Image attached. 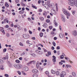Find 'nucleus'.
<instances>
[{
    "label": "nucleus",
    "instance_id": "f257e3e1",
    "mask_svg": "<svg viewBox=\"0 0 77 77\" xmlns=\"http://www.w3.org/2000/svg\"><path fill=\"white\" fill-rule=\"evenodd\" d=\"M76 2V0H71L69 3V4L70 6H74V5H75V3Z\"/></svg>",
    "mask_w": 77,
    "mask_h": 77
},
{
    "label": "nucleus",
    "instance_id": "f03ea898",
    "mask_svg": "<svg viewBox=\"0 0 77 77\" xmlns=\"http://www.w3.org/2000/svg\"><path fill=\"white\" fill-rule=\"evenodd\" d=\"M63 11L64 14L65 15H68L69 17L70 16V14L69 13V12L67 11V10H65V9H63Z\"/></svg>",
    "mask_w": 77,
    "mask_h": 77
},
{
    "label": "nucleus",
    "instance_id": "7ed1b4c3",
    "mask_svg": "<svg viewBox=\"0 0 77 77\" xmlns=\"http://www.w3.org/2000/svg\"><path fill=\"white\" fill-rule=\"evenodd\" d=\"M14 66L17 69H20L21 68V66L16 64L14 65Z\"/></svg>",
    "mask_w": 77,
    "mask_h": 77
},
{
    "label": "nucleus",
    "instance_id": "20e7f679",
    "mask_svg": "<svg viewBox=\"0 0 77 77\" xmlns=\"http://www.w3.org/2000/svg\"><path fill=\"white\" fill-rule=\"evenodd\" d=\"M23 36L25 39H28L29 38V35L28 34H24L23 35Z\"/></svg>",
    "mask_w": 77,
    "mask_h": 77
},
{
    "label": "nucleus",
    "instance_id": "39448f33",
    "mask_svg": "<svg viewBox=\"0 0 77 77\" xmlns=\"http://www.w3.org/2000/svg\"><path fill=\"white\" fill-rule=\"evenodd\" d=\"M32 72L33 73H36L38 72V70L36 69H33L32 70Z\"/></svg>",
    "mask_w": 77,
    "mask_h": 77
},
{
    "label": "nucleus",
    "instance_id": "423d86ee",
    "mask_svg": "<svg viewBox=\"0 0 77 77\" xmlns=\"http://www.w3.org/2000/svg\"><path fill=\"white\" fill-rule=\"evenodd\" d=\"M51 12L53 14H54L55 15L56 14V11H55V10L53 9L51 10Z\"/></svg>",
    "mask_w": 77,
    "mask_h": 77
},
{
    "label": "nucleus",
    "instance_id": "0eeeda50",
    "mask_svg": "<svg viewBox=\"0 0 77 77\" xmlns=\"http://www.w3.org/2000/svg\"><path fill=\"white\" fill-rule=\"evenodd\" d=\"M23 70H24V71H27L29 70V68L28 67H23Z\"/></svg>",
    "mask_w": 77,
    "mask_h": 77
},
{
    "label": "nucleus",
    "instance_id": "6e6552de",
    "mask_svg": "<svg viewBox=\"0 0 77 77\" xmlns=\"http://www.w3.org/2000/svg\"><path fill=\"white\" fill-rule=\"evenodd\" d=\"M29 63L30 64L31 63H33V64H36V61H35V60L30 61L29 63H28L27 64V65H28L29 64Z\"/></svg>",
    "mask_w": 77,
    "mask_h": 77
},
{
    "label": "nucleus",
    "instance_id": "1a4fd4ad",
    "mask_svg": "<svg viewBox=\"0 0 77 77\" xmlns=\"http://www.w3.org/2000/svg\"><path fill=\"white\" fill-rule=\"evenodd\" d=\"M52 57L53 58V61L54 62H56V57L54 56V55H53L52 56Z\"/></svg>",
    "mask_w": 77,
    "mask_h": 77
},
{
    "label": "nucleus",
    "instance_id": "9d476101",
    "mask_svg": "<svg viewBox=\"0 0 77 77\" xmlns=\"http://www.w3.org/2000/svg\"><path fill=\"white\" fill-rule=\"evenodd\" d=\"M77 35V31H76L75 30L74 31H73V35H74V36H76Z\"/></svg>",
    "mask_w": 77,
    "mask_h": 77
},
{
    "label": "nucleus",
    "instance_id": "9b49d317",
    "mask_svg": "<svg viewBox=\"0 0 77 77\" xmlns=\"http://www.w3.org/2000/svg\"><path fill=\"white\" fill-rule=\"evenodd\" d=\"M43 15H44L45 17H47V13L46 11H44L43 14Z\"/></svg>",
    "mask_w": 77,
    "mask_h": 77
},
{
    "label": "nucleus",
    "instance_id": "f8f14e48",
    "mask_svg": "<svg viewBox=\"0 0 77 77\" xmlns=\"http://www.w3.org/2000/svg\"><path fill=\"white\" fill-rule=\"evenodd\" d=\"M19 13L20 14H23L24 13V11L21 10L19 12Z\"/></svg>",
    "mask_w": 77,
    "mask_h": 77
},
{
    "label": "nucleus",
    "instance_id": "ddd939ff",
    "mask_svg": "<svg viewBox=\"0 0 77 77\" xmlns=\"http://www.w3.org/2000/svg\"><path fill=\"white\" fill-rule=\"evenodd\" d=\"M72 74L73 76V77H75L76 75V73H75V72H73L72 73Z\"/></svg>",
    "mask_w": 77,
    "mask_h": 77
},
{
    "label": "nucleus",
    "instance_id": "4468645a",
    "mask_svg": "<svg viewBox=\"0 0 77 77\" xmlns=\"http://www.w3.org/2000/svg\"><path fill=\"white\" fill-rule=\"evenodd\" d=\"M62 20L63 22H65V17L63 16H62Z\"/></svg>",
    "mask_w": 77,
    "mask_h": 77
},
{
    "label": "nucleus",
    "instance_id": "2eb2a0df",
    "mask_svg": "<svg viewBox=\"0 0 77 77\" xmlns=\"http://www.w3.org/2000/svg\"><path fill=\"white\" fill-rule=\"evenodd\" d=\"M59 36H60V38H62L63 37V34L62 33H60L59 35Z\"/></svg>",
    "mask_w": 77,
    "mask_h": 77
},
{
    "label": "nucleus",
    "instance_id": "dca6fc26",
    "mask_svg": "<svg viewBox=\"0 0 77 77\" xmlns=\"http://www.w3.org/2000/svg\"><path fill=\"white\" fill-rule=\"evenodd\" d=\"M4 4V3L2 1H1V2H0V6H2Z\"/></svg>",
    "mask_w": 77,
    "mask_h": 77
},
{
    "label": "nucleus",
    "instance_id": "f3484780",
    "mask_svg": "<svg viewBox=\"0 0 77 77\" xmlns=\"http://www.w3.org/2000/svg\"><path fill=\"white\" fill-rule=\"evenodd\" d=\"M47 23H44L43 25V27H45V28H46V27H47Z\"/></svg>",
    "mask_w": 77,
    "mask_h": 77
},
{
    "label": "nucleus",
    "instance_id": "a211bd4d",
    "mask_svg": "<svg viewBox=\"0 0 77 77\" xmlns=\"http://www.w3.org/2000/svg\"><path fill=\"white\" fill-rule=\"evenodd\" d=\"M0 30L2 32V33H3L4 35L5 34V31H4V30H3L2 29H0Z\"/></svg>",
    "mask_w": 77,
    "mask_h": 77
},
{
    "label": "nucleus",
    "instance_id": "6ab92c4d",
    "mask_svg": "<svg viewBox=\"0 0 77 77\" xmlns=\"http://www.w3.org/2000/svg\"><path fill=\"white\" fill-rule=\"evenodd\" d=\"M15 62L16 63H20V61L18 60H15Z\"/></svg>",
    "mask_w": 77,
    "mask_h": 77
},
{
    "label": "nucleus",
    "instance_id": "aec40b11",
    "mask_svg": "<svg viewBox=\"0 0 77 77\" xmlns=\"http://www.w3.org/2000/svg\"><path fill=\"white\" fill-rule=\"evenodd\" d=\"M51 73L52 74H55V73H56V71H54L53 70H51Z\"/></svg>",
    "mask_w": 77,
    "mask_h": 77
},
{
    "label": "nucleus",
    "instance_id": "412c9836",
    "mask_svg": "<svg viewBox=\"0 0 77 77\" xmlns=\"http://www.w3.org/2000/svg\"><path fill=\"white\" fill-rule=\"evenodd\" d=\"M32 76L33 77H38V75H37V74H33L32 75Z\"/></svg>",
    "mask_w": 77,
    "mask_h": 77
},
{
    "label": "nucleus",
    "instance_id": "4be33fe9",
    "mask_svg": "<svg viewBox=\"0 0 77 77\" xmlns=\"http://www.w3.org/2000/svg\"><path fill=\"white\" fill-rule=\"evenodd\" d=\"M21 4V5L22 6H26V4H24L23 3L21 2L20 3Z\"/></svg>",
    "mask_w": 77,
    "mask_h": 77
},
{
    "label": "nucleus",
    "instance_id": "5701e85b",
    "mask_svg": "<svg viewBox=\"0 0 77 77\" xmlns=\"http://www.w3.org/2000/svg\"><path fill=\"white\" fill-rule=\"evenodd\" d=\"M31 55L32 56H33V57H36V54H35L33 53H31Z\"/></svg>",
    "mask_w": 77,
    "mask_h": 77
},
{
    "label": "nucleus",
    "instance_id": "b1692460",
    "mask_svg": "<svg viewBox=\"0 0 77 77\" xmlns=\"http://www.w3.org/2000/svg\"><path fill=\"white\" fill-rule=\"evenodd\" d=\"M62 74L63 75H66V72H62Z\"/></svg>",
    "mask_w": 77,
    "mask_h": 77
},
{
    "label": "nucleus",
    "instance_id": "393cba45",
    "mask_svg": "<svg viewBox=\"0 0 77 77\" xmlns=\"http://www.w3.org/2000/svg\"><path fill=\"white\" fill-rule=\"evenodd\" d=\"M22 73L23 74V75H27V74L25 73V72H24L23 71H22Z\"/></svg>",
    "mask_w": 77,
    "mask_h": 77
},
{
    "label": "nucleus",
    "instance_id": "a878e982",
    "mask_svg": "<svg viewBox=\"0 0 77 77\" xmlns=\"http://www.w3.org/2000/svg\"><path fill=\"white\" fill-rule=\"evenodd\" d=\"M56 74L57 75H59V71H57L56 72Z\"/></svg>",
    "mask_w": 77,
    "mask_h": 77
},
{
    "label": "nucleus",
    "instance_id": "bb28decb",
    "mask_svg": "<svg viewBox=\"0 0 77 77\" xmlns=\"http://www.w3.org/2000/svg\"><path fill=\"white\" fill-rule=\"evenodd\" d=\"M40 20H41L42 21H43L44 20V18L43 17H41L39 18Z\"/></svg>",
    "mask_w": 77,
    "mask_h": 77
},
{
    "label": "nucleus",
    "instance_id": "cd10ccee",
    "mask_svg": "<svg viewBox=\"0 0 77 77\" xmlns=\"http://www.w3.org/2000/svg\"><path fill=\"white\" fill-rule=\"evenodd\" d=\"M51 35H52V36H54V32H51Z\"/></svg>",
    "mask_w": 77,
    "mask_h": 77
},
{
    "label": "nucleus",
    "instance_id": "c85d7f7f",
    "mask_svg": "<svg viewBox=\"0 0 77 77\" xmlns=\"http://www.w3.org/2000/svg\"><path fill=\"white\" fill-rule=\"evenodd\" d=\"M54 24L55 25V27H57V26H58V24L56 22H55L54 23Z\"/></svg>",
    "mask_w": 77,
    "mask_h": 77
},
{
    "label": "nucleus",
    "instance_id": "c756f323",
    "mask_svg": "<svg viewBox=\"0 0 77 77\" xmlns=\"http://www.w3.org/2000/svg\"><path fill=\"white\" fill-rule=\"evenodd\" d=\"M40 37H42L43 36V34L42 32H41L40 34Z\"/></svg>",
    "mask_w": 77,
    "mask_h": 77
},
{
    "label": "nucleus",
    "instance_id": "7c9ffc66",
    "mask_svg": "<svg viewBox=\"0 0 77 77\" xmlns=\"http://www.w3.org/2000/svg\"><path fill=\"white\" fill-rule=\"evenodd\" d=\"M19 45L20 46H22V47H23V43H21V42H20V43Z\"/></svg>",
    "mask_w": 77,
    "mask_h": 77
},
{
    "label": "nucleus",
    "instance_id": "2f4dec72",
    "mask_svg": "<svg viewBox=\"0 0 77 77\" xmlns=\"http://www.w3.org/2000/svg\"><path fill=\"white\" fill-rule=\"evenodd\" d=\"M60 58H61V59H63V58H64V56L63 55H61L60 56Z\"/></svg>",
    "mask_w": 77,
    "mask_h": 77
},
{
    "label": "nucleus",
    "instance_id": "473e14b6",
    "mask_svg": "<svg viewBox=\"0 0 77 77\" xmlns=\"http://www.w3.org/2000/svg\"><path fill=\"white\" fill-rule=\"evenodd\" d=\"M48 55H51V52L50 51H48Z\"/></svg>",
    "mask_w": 77,
    "mask_h": 77
},
{
    "label": "nucleus",
    "instance_id": "72a5a7b5",
    "mask_svg": "<svg viewBox=\"0 0 77 77\" xmlns=\"http://www.w3.org/2000/svg\"><path fill=\"white\" fill-rule=\"evenodd\" d=\"M49 29H50V30H51V29H53V26H51L49 27Z\"/></svg>",
    "mask_w": 77,
    "mask_h": 77
},
{
    "label": "nucleus",
    "instance_id": "f704fd0d",
    "mask_svg": "<svg viewBox=\"0 0 77 77\" xmlns=\"http://www.w3.org/2000/svg\"><path fill=\"white\" fill-rule=\"evenodd\" d=\"M52 44L54 46H56V43H55L54 42H53Z\"/></svg>",
    "mask_w": 77,
    "mask_h": 77
},
{
    "label": "nucleus",
    "instance_id": "c9c22d12",
    "mask_svg": "<svg viewBox=\"0 0 77 77\" xmlns=\"http://www.w3.org/2000/svg\"><path fill=\"white\" fill-rule=\"evenodd\" d=\"M50 20H48V19H47L46 20V22H47V23H50Z\"/></svg>",
    "mask_w": 77,
    "mask_h": 77
},
{
    "label": "nucleus",
    "instance_id": "e433bc0d",
    "mask_svg": "<svg viewBox=\"0 0 77 77\" xmlns=\"http://www.w3.org/2000/svg\"><path fill=\"white\" fill-rule=\"evenodd\" d=\"M60 48L59 46H58L57 47V50H60Z\"/></svg>",
    "mask_w": 77,
    "mask_h": 77
},
{
    "label": "nucleus",
    "instance_id": "4c0bfd02",
    "mask_svg": "<svg viewBox=\"0 0 77 77\" xmlns=\"http://www.w3.org/2000/svg\"><path fill=\"white\" fill-rule=\"evenodd\" d=\"M60 76L61 77H64V75H63L62 74H60Z\"/></svg>",
    "mask_w": 77,
    "mask_h": 77
},
{
    "label": "nucleus",
    "instance_id": "58836bf2",
    "mask_svg": "<svg viewBox=\"0 0 77 77\" xmlns=\"http://www.w3.org/2000/svg\"><path fill=\"white\" fill-rule=\"evenodd\" d=\"M5 77H9V75H8V74H5Z\"/></svg>",
    "mask_w": 77,
    "mask_h": 77
},
{
    "label": "nucleus",
    "instance_id": "ea45409f",
    "mask_svg": "<svg viewBox=\"0 0 77 77\" xmlns=\"http://www.w3.org/2000/svg\"><path fill=\"white\" fill-rule=\"evenodd\" d=\"M39 69L40 71H42L43 70V69L41 67H40Z\"/></svg>",
    "mask_w": 77,
    "mask_h": 77
},
{
    "label": "nucleus",
    "instance_id": "a19ab883",
    "mask_svg": "<svg viewBox=\"0 0 77 77\" xmlns=\"http://www.w3.org/2000/svg\"><path fill=\"white\" fill-rule=\"evenodd\" d=\"M41 2V0H38V4H40Z\"/></svg>",
    "mask_w": 77,
    "mask_h": 77
},
{
    "label": "nucleus",
    "instance_id": "79ce46f5",
    "mask_svg": "<svg viewBox=\"0 0 77 77\" xmlns=\"http://www.w3.org/2000/svg\"><path fill=\"white\" fill-rule=\"evenodd\" d=\"M17 72H18V74L19 75H21V72H20V71H18Z\"/></svg>",
    "mask_w": 77,
    "mask_h": 77
},
{
    "label": "nucleus",
    "instance_id": "37998d69",
    "mask_svg": "<svg viewBox=\"0 0 77 77\" xmlns=\"http://www.w3.org/2000/svg\"><path fill=\"white\" fill-rule=\"evenodd\" d=\"M31 39H32V40H35V39H36V38H35V37H32L31 38Z\"/></svg>",
    "mask_w": 77,
    "mask_h": 77
},
{
    "label": "nucleus",
    "instance_id": "c03bdc74",
    "mask_svg": "<svg viewBox=\"0 0 77 77\" xmlns=\"http://www.w3.org/2000/svg\"><path fill=\"white\" fill-rule=\"evenodd\" d=\"M45 74H47V75H48V74H49V72H48V71H46L45 72Z\"/></svg>",
    "mask_w": 77,
    "mask_h": 77
},
{
    "label": "nucleus",
    "instance_id": "a18cd8bd",
    "mask_svg": "<svg viewBox=\"0 0 77 77\" xmlns=\"http://www.w3.org/2000/svg\"><path fill=\"white\" fill-rule=\"evenodd\" d=\"M26 53H25V52H23L22 54H21V56H23V55H25V54Z\"/></svg>",
    "mask_w": 77,
    "mask_h": 77
},
{
    "label": "nucleus",
    "instance_id": "49530a36",
    "mask_svg": "<svg viewBox=\"0 0 77 77\" xmlns=\"http://www.w3.org/2000/svg\"><path fill=\"white\" fill-rule=\"evenodd\" d=\"M5 6L6 7H8L9 6V5L8 3L5 4Z\"/></svg>",
    "mask_w": 77,
    "mask_h": 77
},
{
    "label": "nucleus",
    "instance_id": "de8ad7c7",
    "mask_svg": "<svg viewBox=\"0 0 77 77\" xmlns=\"http://www.w3.org/2000/svg\"><path fill=\"white\" fill-rule=\"evenodd\" d=\"M15 2L18 3L19 2V0H15Z\"/></svg>",
    "mask_w": 77,
    "mask_h": 77
},
{
    "label": "nucleus",
    "instance_id": "09e8293b",
    "mask_svg": "<svg viewBox=\"0 0 77 77\" xmlns=\"http://www.w3.org/2000/svg\"><path fill=\"white\" fill-rule=\"evenodd\" d=\"M39 12H42V10L41 9H39V10H38Z\"/></svg>",
    "mask_w": 77,
    "mask_h": 77
},
{
    "label": "nucleus",
    "instance_id": "8fccbe9b",
    "mask_svg": "<svg viewBox=\"0 0 77 77\" xmlns=\"http://www.w3.org/2000/svg\"><path fill=\"white\" fill-rule=\"evenodd\" d=\"M6 48H5L3 50V52H6Z\"/></svg>",
    "mask_w": 77,
    "mask_h": 77
},
{
    "label": "nucleus",
    "instance_id": "3c124183",
    "mask_svg": "<svg viewBox=\"0 0 77 77\" xmlns=\"http://www.w3.org/2000/svg\"><path fill=\"white\" fill-rule=\"evenodd\" d=\"M37 68H39V64H36Z\"/></svg>",
    "mask_w": 77,
    "mask_h": 77
},
{
    "label": "nucleus",
    "instance_id": "603ef678",
    "mask_svg": "<svg viewBox=\"0 0 77 77\" xmlns=\"http://www.w3.org/2000/svg\"><path fill=\"white\" fill-rule=\"evenodd\" d=\"M68 65H67L66 66V69H68Z\"/></svg>",
    "mask_w": 77,
    "mask_h": 77
},
{
    "label": "nucleus",
    "instance_id": "864d4df0",
    "mask_svg": "<svg viewBox=\"0 0 77 77\" xmlns=\"http://www.w3.org/2000/svg\"><path fill=\"white\" fill-rule=\"evenodd\" d=\"M61 62L63 63H65V60H62L61 61Z\"/></svg>",
    "mask_w": 77,
    "mask_h": 77
},
{
    "label": "nucleus",
    "instance_id": "5fc2aeb1",
    "mask_svg": "<svg viewBox=\"0 0 77 77\" xmlns=\"http://www.w3.org/2000/svg\"><path fill=\"white\" fill-rule=\"evenodd\" d=\"M59 64L60 65H63V63L60 62L59 63Z\"/></svg>",
    "mask_w": 77,
    "mask_h": 77
},
{
    "label": "nucleus",
    "instance_id": "6e6d98bb",
    "mask_svg": "<svg viewBox=\"0 0 77 77\" xmlns=\"http://www.w3.org/2000/svg\"><path fill=\"white\" fill-rule=\"evenodd\" d=\"M29 32L30 34H32V32L30 30H29Z\"/></svg>",
    "mask_w": 77,
    "mask_h": 77
},
{
    "label": "nucleus",
    "instance_id": "4d7b16f0",
    "mask_svg": "<svg viewBox=\"0 0 77 77\" xmlns=\"http://www.w3.org/2000/svg\"><path fill=\"white\" fill-rule=\"evenodd\" d=\"M19 59L20 60H23V58H22V57H20L19 58Z\"/></svg>",
    "mask_w": 77,
    "mask_h": 77
},
{
    "label": "nucleus",
    "instance_id": "13d9d810",
    "mask_svg": "<svg viewBox=\"0 0 77 77\" xmlns=\"http://www.w3.org/2000/svg\"><path fill=\"white\" fill-rule=\"evenodd\" d=\"M38 53L39 54H42V52H41V51H39L38 52Z\"/></svg>",
    "mask_w": 77,
    "mask_h": 77
},
{
    "label": "nucleus",
    "instance_id": "bf43d9fd",
    "mask_svg": "<svg viewBox=\"0 0 77 77\" xmlns=\"http://www.w3.org/2000/svg\"><path fill=\"white\" fill-rule=\"evenodd\" d=\"M5 27L6 28H8V27H9V26L8 25H7L5 26Z\"/></svg>",
    "mask_w": 77,
    "mask_h": 77
},
{
    "label": "nucleus",
    "instance_id": "052dcab7",
    "mask_svg": "<svg viewBox=\"0 0 77 77\" xmlns=\"http://www.w3.org/2000/svg\"><path fill=\"white\" fill-rule=\"evenodd\" d=\"M51 48V49L52 50H54V48L53 46Z\"/></svg>",
    "mask_w": 77,
    "mask_h": 77
},
{
    "label": "nucleus",
    "instance_id": "680f3d73",
    "mask_svg": "<svg viewBox=\"0 0 77 77\" xmlns=\"http://www.w3.org/2000/svg\"><path fill=\"white\" fill-rule=\"evenodd\" d=\"M72 14H73V15H74L75 14V11H72Z\"/></svg>",
    "mask_w": 77,
    "mask_h": 77
},
{
    "label": "nucleus",
    "instance_id": "e2e57ef3",
    "mask_svg": "<svg viewBox=\"0 0 77 77\" xmlns=\"http://www.w3.org/2000/svg\"><path fill=\"white\" fill-rule=\"evenodd\" d=\"M8 20V18H6L4 19V21H6Z\"/></svg>",
    "mask_w": 77,
    "mask_h": 77
},
{
    "label": "nucleus",
    "instance_id": "0e129e2a",
    "mask_svg": "<svg viewBox=\"0 0 77 77\" xmlns=\"http://www.w3.org/2000/svg\"><path fill=\"white\" fill-rule=\"evenodd\" d=\"M38 30L40 31L41 30V28L40 27H38Z\"/></svg>",
    "mask_w": 77,
    "mask_h": 77
},
{
    "label": "nucleus",
    "instance_id": "69168bd1",
    "mask_svg": "<svg viewBox=\"0 0 77 77\" xmlns=\"http://www.w3.org/2000/svg\"><path fill=\"white\" fill-rule=\"evenodd\" d=\"M22 11H24L25 10V8H22Z\"/></svg>",
    "mask_w": 77,
    "mask_h": 77
},
{
    "label": "nucleus",
    "instance_id": "338daca9",
    "mask_svg": "<svg viewBox=\"0 0 77 77\" xmlns=\"http://www.w3.org/2000/svg\"><path fill=\"white\" fill-rule=\"evenodd\" d=\"M26 10H27V11H29V8L27 7L26 8Z\"/></svg>",
    "mask_w": 77,
    "mask_h": 77
},
{
    "label": "nucleus",
    "instance_id": "774afa93",
    "mask_svg": "<svg viewBox=\"0 0 77 77\" xmlns=\"http://www.w3.org/2000/svg\"><path fill=\"white\" fill-rule=\"evenodd\" d=\"M28 19L29 21H31V19L29 17L28 18Z\"/></svg>",
    "mask_w": 77,
    "mask_h": 77
}]
</instances>
